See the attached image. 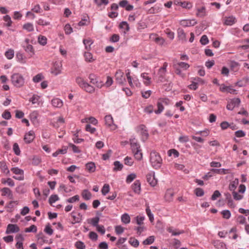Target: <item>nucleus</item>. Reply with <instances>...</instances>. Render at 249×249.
<instances>
[{
	"label": "nucleus",
	"instance_id": "obj_1",
	"mask_svg": "<svg viewBox=\"0 0 249 249\" xmlns=\"http://www.w3.org/2000/svg\"><path fill=\"white\" fill-rule=\"evenodd\" d=\"M130 144L132 153L136 160H141L142 159V154L140 144L135 137L129 139Z\"/></svg>",
	"mask_w": 249,
	"mask_h": 249
},
{
	"label": "nucleus",
	"instance_id": "obj_2",
	"mask_svg": "<svg viewBox=\"0 0 249 249\" xmlns=\"http://www.w3.org/2000/svg\"><path fill=\"white\" fill-rule=\"evenodd\" d=\"M149 161L155 169H159L162 164V159L160 154L155 150H152L150 153Z\"/></svg>",
	"mask_w": 249,
	"mask_h": 249
},
{
	"label": "nucleus",
	"instance_id": "obj_3",
	"mask_svg": "<svg viewBox=\"0 0 249 249\" xmlns=\"http://www.w3.org/2000/svg\"><path fill=\"white\" fill-rule=\"evenodd\" d=\"M11 80L12 84L17 88L22 87L25 83V78L23 75L18 72L12 74Z\"/></svg>",
	"mask_w": 249,
	"mask_h": 249
},
{
	"label": "nucleus",
	"instance_id": "obj_4",
	"mask_svg": "<svg viewBox=\"0 0 249 249\" xmlns=\"http://www.w3.org/2000/svg\"><path fill=\"white\" fill-rule=\"evenodd\" d=\"M75 81L79 86L86 92L89 93H93L94 92V87L89 85L83 78L77 77L76 78Z\"/></svg>",
	"mask_w": 249,
	"mask_h": 249
},
{
	"label": "nucleus",
	"instance_id": "obj_5",
	"mask_svg": "<svg viewBox=\"0 0 249 249\" xmlns=\"http://www.w3.org/2000/svg\"><path fill=\"white\" fill-rule=\"evenodd\" d=\"M11 171L15 175H17V176H13V178L18 180L21 181L23 180L24 179V171L19 168L18 167H13L11 169Z\"/></svg>",
	"mask_w": 249,
	"mask_h": 249
},
{
	"label": "nucleus",
	"instance_id": "obj_6",
	"mask_svg": "<svg viewBox=\"0 0 249 249\" xmlns=\"http://www.w3.org/2000/svg\"><path fill=\"white\" fill-rule=\"evenodd\" d=\"M62 70V64L60 61H55L53 63L51 72L54 75L60 74Z\"/></svg>",
	"mask_w": 249,
	"mask_h": 249
},
{
	"label": "nucleus",
	"instance_id": "obj_7",
	"mask_svg": "<svg viewBox=\"0 0 249 249\" xmlns=\"http://www.w3.org/2000/svg\"><path fill=\"white\" fill-rule=\"evenodd\" d=\"M89 78L90 83L95 85L97 88L100 89L104 86V83L101 80L98 79L97 77L94 74H90Z\"/></svg>",
	"mask_w": 249,
	"mask_h": 249
},
{
	"label": "nucleus",
	"instance_id": "obj_8",
	"mask_svg": "<svg viewBox=\"0 0 249 249\" xmlns=\"http://www.w3.org/2000/svg\"><path fill=\"white\" fill-rule=\"evenodd\" d=\"M241 103L240 99L238 98H234L228 102L227 108L229 110H232L234 107H238Z\"/></svg>",
	"mask_w": 249,
	"mask_h": 249
},
{
	"label": "nucleus",
	"instance_id": "obj_9",
	"mask_svg": "<svg viewBox=\"0 0 249 249\" xmlns=\"http://www.w3.org/2000/svg\"><path fill=\"white\" fill-rule=\"evenodd\" d=\"M115 80L120 85H123L125 82V78L124 72L121 70H118L115 73Z\"/></svg>",
	"mask_w": 249,
	"mask_h": 249
},
{
	"label": "nucleus",
	"instance_id": "obj_10",
	"mask_svg": "<svg viewBox=\"0 0 249 249\" xmlns=\"http://www.w3.org/2000/svg\"><path fill=\"white\" fill-rule=\"evenodd\" d=\"M197 23L195 19H182L179 21L180 24L183 27H190L194 26Z\"/></svg>",
	"mask_w": 249,
	"mask_h": 249
},
{
	"label": "nucleus",
	"instance_id": "obj_11",
	"mask_svg": "<svg viewBox=\"0 0 249 249\" xmlns=\"http://www.w3.org/2000/svg\"><path fill=\"white\" fill-rule=\"evenodd\" d=\"M35 138V134L33 130H30L25 134L24 140L27 143H31Z\"/></svg>",
	"mask_w": 249,
	"mask_h": 249
},
{
	"label": "nucleus",
	"instance_id": "obj_12",
	"mask_svg": "<svg viewBox=\"0 0 249 249\" xmlns=\"http://www.w3.org/2000/svg\"><path fill=\"white\" fill-rule=\"evenodd\" d=\"M19 231V228L16 224H9L7 227L6 233L7 234L17 233Z\"/></svg>",
	"mask_w": 249,
	"mask_h": 249
},
{
	"label": "nucleus",
	"instance_id": "obj_13",
	"mask_svg": "<svg viewBox=\"0 0 249 249\" xmlns=\"http://www.w3.org/2000/svg\"><path fill=\"white\" fill-rule=\"evenodd\" d=\"M150 38L154 40L159 45H163L165 43V40L161 37L158 36L156 34H152L150 35Z\"/></svg>",
	"mask_w": 249,
	"mask_h": 249
},
{
	"label": "nucleus",
	"instance_id": "obj_14",
	"mask_svg": "<svg viewBox=\"0 0 249 249\" xmlns=\"http://www.w3.org/2000/svg\"><path fill=\"white\" fill-rule=\"evenodd\" d=\"M105 124L109 127H112V129H115L117 126L113 123V119L111 115H106L105 117Z\"/></svg>",
	"mask_w": 249,
	"mask_h": 249
},
{
	"label": "nucleus",
	"instance_id": "obj_15",
	"mask_svg": "<svg viewBox=\"0 0 249 249\" xmlns=\"http://www.w3.org/2000/svg\"><path fill=\"white\" fill-rule=\"evenodd\" d=\"M147 181L151 186H155L157 183V180L155 178L154 173H149L146 175Z\"/></svg>",
	"mask_w": 249,
	"mask_h": 249
},
{
	"label": "nucleus",
	"instance_id": "obj_16",
	"mask_svg": "<svg viewBox=\"0 0 249 249\" xmlns=\"http://www.w3.org/2000/svg\"><path fill=\"white\" fill-rule=\"evenodd\" d=\"M168 63L167 62H164L162 67L159 69L158 74L160 78L163 79L165 77L167 71L166 69Z\"/></svg>",
	"mask_w": 249,
	"mask_h": 249
},
{
	"label": "nucleus",
	"instance_id": "obj_17",
	"mask_svg": "<svg viewBox=\"0 0 249 249\" xmlns=\"http://www.w3.org/2000/svg\"><path fill=\"white\" fill-rule=\"evenodd\" d=\"M132 189L134 193L140 194L141 190V184L139 180H136L132 185Z\"/></svg>",
	"mask_w": 249,
	"mask_h": 249
},
{
	"label": "nucleus",
	"instance_id": "obj_18",
	"mask_svg": "<svg viewBox=\"0 0 249 249\" xmlns=\"http://www.w3.org/2000/svg\"><path fill=\"white\" fill-rule=\"evenodd\" d=\"M141 77L142 79V82L146 86L150 85L151 83V78L148 76V73L146 72H143L141 74Z\"/></svg>",
	"mask_w": 249,
	"mask_h": 249
},
{
	"label": "nucleus",
	"instance_id": "obj_19",
	"mask_svg": "<svg viewBox=\"0 0 249 249\" xmlns=\"http://www.w3.org/2000/svg\"><path fill=\"white\" fill-rule=\"evenodd\" d=\"M51 103L52 106L55 108H61L63 105L62 100L58 98L53 99L51 101Z\"/></svg>",
	"mask_w": 249,
	"mask_h": 249
},
{
	"label": "nucleus",
	"instance_id": "obj_20",
	"mask_svg": "<svg viewBox=\"0 0 249 249\" xmlns=\"http://www.w3.org/2000/svg\"><path fill=\"white\" fill-rule=\"evenodd\" d=\"M1 195L7 197L9 199L13 198V195L12 191L8 188L4 187L1 189Z\"/></svg>",
	"mask_w": 249,
	"mask_h": 249
},
{
	"label": "nucleus",
	"instance_id": "obj_21",
	"mask_svg": "<svg viewBox=\"0 0 249 249\" xmlns=\"http://www.w3.org/2000/svg\"><path fill=\"white\" fill-rule=\"evenodd\" d=\"M138 131L140 133L143 137H144L145 139L148 138L149 136L148 133L144 125L141 124L139 125L138 127Z\"/></svg>",
	"mask_w": 249,
	"mask_h": 249
},
{
	"label": "nucleus",
	"instance_id": "obj_22",
	"mask_svg": "<svg viewBox=\"0 0 249 249\" xmlns=\"http://www.w3.org/2000/svg\"><path fill=\"white\" fill-rule=\"evenodd\" d=\"M178 37L179 40H181L182 42H186V35L185 33L184 30L182 29L178 28Z\"/></svg>",
	"mask_w": 249,
	"mask_h": 249
},
{
	"label": "nucleus",
	"instance_id": "obj_23",
	"mask_svg": "<svg viewBox=\"0 0 249 249\" xmlns=\"http://www.w3.org/2000/svg\"><path fill=\"white\" fill-rule=\"evenodd\" d=\"M119 28L122 30L124 34H126L129 30V26L126 21H122L119 26Z\"/></svg>",
	"mask_w": 249,
	"mask_h": 249
},
{
	"label": "nucleus",
	"instance_id": "obj_24",
	"mask_svg": "<svg viewBox=\"0 0 249 249\" xmlns=\"http://www.w3.org/2000/svg\"><path fill=\"white\" fill-rule=\"evenodd\" d=\"M72 186H70L69 187H67L65 185L61 183L60 184L58 188V191L60 193L65 192L66 193H68L71 192L72 191Z\"/></svg>",
	"mask_w": 249,
	"mask_h": 249
},
{
	"label": "nucleus",
	"instance_id": "obj_25",
	"mask_svg": "<svg viewBox=\"0 0 249 249\" xmlns=\"http://www.w3.org/2000/svg\"><path fill=\"white\" fill-rule=\"evenodd\" d=\"M0 168L1 170V172L6 174V175H9L10 171L8 169L7 165L4 161H0Z\"/></svg>",
	"mask_w": 249,
	"mask_h": 249
},
{
	"label": "nucleus",
	"instance_id": "obj_26",
	"mask_svg": "<svg viewBox=\"0 0 249 249\" xmlns=\"http://www.w3.org/2000/svg\"><path fill=\"white\" fill-rule=\"evenodd\" d=\"M100 221V217L98 216H96L93 218H91L88 220L89 224H91L93 227H96L98 225V223Z\"/></svg>",
	"mask_w": 249,
	"mask_h": 249
},
{
	"label": "nucleus",
	"instance_id": "obj_27",
	"mask_svg": "<svg viewBox=\"0 0 249 249\" xmlns=\"http://www.w3.org/2000/svg\"><path fill=\"white\" fill-rule=\"evenodd\" d=\"M235 18L233 16H230L225 18L224 20V24L228 26H231L235 23Z\"/></svg>",
	"mask_w": 249,
	"mask_h": 249
},
{
	"label": "nucleus",
	"instance_id": "obj_28",
	"mask_svg": "<svg viewBox=\"0 0 249 249\" xmlns=\"http://www.w3.org/2000/svg\"><path fill=\"white\" fill-rule=\"evenodd\" d=\"M81 195L83 199L86 200H89L90 199L92 196L91 193L87 189L84 190L82 191Z\"/></svg>",
	"mask_w": 249,
	"mask_h": 249
},
{
	"label": "nucleus",
	"instance_id": "obj_29",
	"mask_svg": "<svg viewBox=\"0 0 249 249\" xmlns=\"http://www.w3.org/2000/svg\"><path fill=\"white\" fill-rule=\"evenodd\" d=\"M113 165L114 167L113 169V170L115 172L121 171L124 167L123 164L118 160L114 161Z\"/></svg>",
	"mask_w": 249,
	"mask_h": 249
},
{
	"label": "nucleus",
	"instance_id": "obj_30",
	"mask_svg": "<svg viewBox=\"0 0 249 249\" xmlns=\"http://www.w3.org/2000/svg\"><path fill=\"white\" fill-rule=\"evenodd\" d=\"M86 169L90 173H93L95 171L96 166L95 163L93 162H89L86 164Z\"/></svg>",
	"mask_w": 249,
	"mask_h": 249
},
{
	"label": "nucleus",
	"instance_id": "obj_31",
	"mask_svg": "<svg viewBox=\"0 0 249 249\" xmlns=\"http://www.w3.org/2000/svg\"><path fill=\"white\" fill-rule=\"evenodd\" d=\"M71 216L72 217L73 220L74 221V222L73 223V224L80 223L81 222V221L82 220V215L81 213H78L77 214L78 216H76L74 214V213L73 212L71 213Z\"/></svg>",
	"mask_w": 249,
	"mask_h": 249
},
{
	"label": "nucleus",
	"instance_id": "obj_32",
	"mask_svg": "<svg viewBox=\"0 0 249 249\" xmlns=\"http://www.w3.org/2000/svg\"><path fill=\"white\" fill-rule=\"evenodd\" d=\"M122 222L125 224H127L130 222V217L129 215L127 213H124L121 216Z\"/></svg>",
	"mask_w": 249,
	"mask_h": 249
},
{
	"label": "nucleus",
	"instance_id": "obj_33",
	"mask_svg": "<svg viewBox=\"0 0 249 249\" xmlns=\"http://www.w3.org/2000/svg\"><path fill=\"white\" fill-rule=\"evenodd\" d=\"M196 16L199 17H203L206 15V8L203 6L200 8H197Z\"/></svg>",
	"mask_w": 249,
	"mask_h": 249
},
{
	"label": "nucleus",
	"instance_id": "obj_34",
	"mask_svg": "<svg viewBox=\"0 0 249 249\" xmlns=\"http://www.w3.org/2000/svg\"><path fill=\"white\" fill-rule=\"evenodd\" d=\"M157 106L158 107V109L155 110L154 112L157 114H160L164 110L163 105L161 103L160 101L158 100L157 103Z\"/></svg>",
	"mask_w": 249,
	"mask_h": 249
},
{
	"label": "nucleus",
	"instance_id": "obj_35",
	"mask_svg": "<svg viewBox=\"0 0 249 249\" xmlns=\"http://www.w3.org/2000/svg\"><path fill=\"white\" fill-rule=\"evenodd\" d=\"M129 86L132 88H134L135 87L140 88L141 86V84L138 78L136 76H135L132 77V84L129 85Z\"/></svg>",
	"mask_w": 249,
	"mask_h": 249
},
{
	"label": "nucleus",
	"instance_id": "obj_36",
	"mask_svg": "<svg viewBox=\"0 0 249 249\" xmlns=\"http://www.w3.org/2000/svg\"><path fill=\"white\" fill-rule=\"evenodd\" d=\"M24 50L30 56H32L34 54V51L32 45L27 44V45L24 47Z\"/></svg>",
	"mask_w": 249,
	"mask_h": 249
},
{
	"label": "nucleus",
	"instance_id": "obj_37",
	"mask_svg": "<svg viewBox=\"0 0 249 249\" xmlns=\"http://www.w3.org/2000/svg\"><path fill=\"white\" fill-rule=\"evenodd\" d=\"M83 42L85 46L86 49L88 50L90 49V46L93 43V41L90 38L84 39Z\"/></svg>",
	"mask_w": 249,
	"mask_h": 249
},
{
	"label": "nucleus",
	"instance_id": "obj_38",
	"mask_svg": "<svg viewBox=\"0 0 249 249\" xmlns=\"http://www.w3.org/2000/svg\"><path fill=\"white\" fill-rule=\"evenodd\" d=\"M85 59L87 62H92L94 60L92 54L90 52H85L84 53Z\"/></svg>",
	"mask_w": 249,
	"mask_h": 249
},
{
	"label": "nucleus",
	"instance_id": "obj_39",
	"mask_svg": "<svg viewBox=\"0 0 249 249\" xmlns=\"http://www.w3.org/2000/svg\"><path fill=\"white\" fill-rule=\"evenodd\" d=\"M40 97L37 95L34 94L29 99V101L31 102L32 104H39Z\"/></svg>",
	"mask_w": 249,
	"mask_h": 249
},
{
	"label": "nucleus",
	"instance_id": "obj_40",
	"mask_svg": "<svg viewBox=\"0 0 249 249\" xmlns=\"http://www.w3.org/2000/svg\"><path fill=\"white\" fill-rule=\"evenodd\" d=\"M136 174L135 173H131L127 176L126 178V182L127 183H130L132 182L136 178Z\"/></svg>",
	"mask_w": 249,
	"mask_h": 249
},
{
	"label": "nucleus",
	"instance_id": "obj_41",
	"mask_svg": "<svg viewBox=\"0 0 249 249\" xmlns=\"http://www.w3.org/2000/svg\"><path fill=\"white\" fill-rule=\"evenodd\" d=\"M1 182L3 184H7L8 185L11 187H13L15 185L14 181L11 178H8L7 179L2 178Z\"/></svg>",
	"mask_w": 249,
	"mask_h": 249
},
{
	"label": "nucleus",
	"instance_id": "obj_42",
	"mask_svg": "<svg viewBox=\"0 0 249 249\" xmlns=\"http://www.w3.org/2000/svg\"><path fill=\"white\" fill-rule=\"evenodd\" d=\"M5 56L8 59H11L14 56V51L13 49H10L5 53Z\"/></svg>",
	"mask_w": 249,
	"mask_h": 249
},
{
	"label": "nucleus",
	"instance_id": "obj_43",
	"mask_svg": "<svg viewBox=\"0 0 249 249\" xmlns=\"http://www.w3.org/2000/svg\"><path fill=\"white\" fill-rule=\"evenodd\" d=\"M168 231L172 234L173 236L178 235L183 233V231H178L177 230L173 229L172 228H169L167 230Z\"/></svg>",
	"mask_w": 249,
	"mask_h": 249
},
{
	"label": "nucleus",
	"instance_id": "obj_44",
	"mask_svg": "<svg viewBox=\"0 0 249 249\" xmlns=\"http://www.w3.org/2000/svg\"><path fill=\"white\" fill-rule=\"evenodd\" d=\"M180 6L183 8L190 9L192 8L193 4L190 2L184 1L182 2L181 1V3H180Z\"/></svg>",
	"mask_w": 249,
	"mask_h": 249
},
{
	"label": "nucleus",
	"instance_id": "obj_45",
	"mask_svg": "<svg viewBox=\"0 0 249 249\" xmlns=\"http://www.w3.org/2000/svg\"><path fill=\"white\" fill-rule=\"evenodd\" d=\"M110 191V187L108 184H105L102 188L101 192L103 196H106Z\"/></svg>",
	"mask_w": 249,
	"mask_h": 249
},
{
	"label": "nucleus",
	"instance_id": "obj_46",
	"mask_svg": "<svg viewBox=\"0 0 249 249\" xmlns=\"http://www.w3.org/2000/svg\"><path fill=\"white\" fill-rule=\"evenodd\" d=\"M135 221L136 223L141 226L143 224V221L145 219V217L143 215H138L135 218Z\"/></svg>",
	"mask_w": 249,
	"mask_h": 249
},
{
	"label": "nucleus",
	"instance_id": "obj_47",
	"mask_svg": "<svg viewBox=\"0 0 249 249\" xmlns=\"http://www.w3.org/2000/svg\"><path fill=\"white\" fill-rule=\"evenodd\" d=\"M38 43L43 46L45 45L47 42V39L45 36H39L38 37Z\"/></svg>",
	"mask_w": 249,
	"mask_h": 249
},
{
	"label": "nucleus",
	"instance_id": "obj_48",
	"mask_svg": "<svg viewBox=\"0 0 249 249\" xmlns=\"http://www.w3.org/2000/svg\"><path fill=\"white\" fill-rule=\"evenodd\" d=\"M23 29L28 32H32L34 30L33 24L31 23H25L23 27Z\"/></svg>",
	"mask_w": 249,
	"mask_h": 249
},
{
	"label": "nucleus",
	"instance_id": "obj_49",
	"mask_svg": "<svg viewBox=\"0 0 249 249\" xmlns=\"http://www.w3.org/2000/svg\"><path fill=\"white\" fill-rule=\"evenodd\" d=\"M36 23L41 26H48L50 25V22L48 21L44 20L42 18L38 19L36 21Z\"/></svg>",
	"mask_w": 249,
	"mask_h": 249
},
{
	"label": "nucleus",
	"instance_id": "obj_50",
	"mask_svg": "<svg viewBox=\"0 0 249 249\" xmlns=\"http://www.w3.org/2000/svg\"><path fill=\"white\" fill-rule=\"evenodd\" d=\"M44 79V76L42 73H38L33 78V81L35 83H38Z\"/></svg>",
	"mask_w": 249,
	"mask_h": 249
},
{
	"label": "nucleus",
	"instance_id": "obj_51",
	"mask_svg": "<svg viewBox=\"0 0 249 249\" xmlns=\"http://www.w3.org/2000/svg\"><path fill=\"white\" fill-rule=\"evenodd\" d=\"M155 241V237L154 236H150L147 237L145 240L143 241L144 245H150L152 244Z\"/></svg>",
	"mask_w": 249,
	"mask_h": 249
},
{
	"label": "nucleus",
	"instance_id": "obj_52",
	"mask_svg": "<svg viewBox=\"0 0 249 249\" xmlns=\"http://www.w3.org/2000/svg\"><path fill=\"white\" fill-rule=\"evenodd\" d=\"M67 152V149L65 148L62 149H58L53 154V157H56L59 154H65Z\"/></svg>",
	"mask_w": 249,
	"mask_h": 249
},
{
	"label": "nucleus",
	"instance_id": "obj_53",
	"mask_svg": "<svg viewBox=\"0 0 249 249\" xmlns=\"http://www.w3.org/2000/svg\"><path fill=\"white\" fill-rule=\"evenodd\" d=\"M124 164L129 166H131L134 163L133 159L128 156L126 157L124 159Z\"/></svg>",
	"mask_w": 249,
	"mask_h": 249
},
{
	"label": "nucleus",
	"instance_id": "obj_54",
	"mask_svg": "<svg viewBox=\"0 0 249 249\" xmlns=\"http://www.w3.org/2000/svg\"><path fill=\"white\" fill-rule=\"evenodd\" d=\"M168 155L169 157L174 156L175 158H177L179 156V152L175 149H170L168 151Z\"/></svg>",
	"mask_w": 249,
	"mask_h": 249
},
{
	"label": "nucleus",
	"instance_id": "obj_55",
	"mask_svg": "<svg viewBox=\"0 0 249 249\" xmlns=\"http://www.w3.org/2000/svg\"><path fill=\"white\" fill-rule=\"evenodd\" d=\"M74 246L77 249H85L86 248L85 244L81 241L76 242L74 244Z\"/></svg>",
	"mask_w": 249,
	"mask_h": 249
},
{
	"label": "nucleus",
	"instance_id": "obj_56",
	"mask_svg": "<svg viewBox=\"0 0 249 249\" xmlns=\"http://www.w3.org/2000/svg\"><path fill=\"white\" fill-rule=\"evenodd\" d=\"M129 243L133 247L136 248L139 245V242L137 239L133 238H130L129 240Z\"/></svg>",
	"mask_w": 249,
	"mask_h": 249
},
{
	"label": "nucleus",
	"instance_id": "obj_57",
	"mask_svg": "<svg viewBox=\"0 0 249 249\" xmlns=\"http://www.w3.org/2000/svg\"><path fill=\"white\" fill-rule=\"evenodd\" d=\"M3 20L6 22V26L7 27H10L12 25V21L11 20V18L9 15H6L3 17Z\"/></svg>",
	"mask_w": 249,
	"mask_h": 249
},
{
	"label": "nucleus",
	"instance_id": "obj_58",
	"mask_svg": "<svg viewBox=\"0 0 249 249\" xmlns=\"http://www.w3.org/2000/svg\"><path fill=\"white\" fill-rule=\"evenodd\" d=\"M13 149L16 155L18 156L20 154V150L19 149L18 144L17 143H15L13 144Z\"/></svg>",
	"mask_w": 249,
	"mask_h": 249
},
{
	"label": "nucleus",
	"instance_id": "obj_59",
	"mask_svg": "<svg viewBox=\"0 0 249 249\" xmlns=\"http://www.w3.org/2000/svg\"><path fill=\"white\" fill-rule=\"evenodd\" d=\"M59 199V198L57 195H52L49 198V202L50 204H53L58 200Z\"/></svg>",
	"mask_w": 249,
	"mask_h": 249
},
{
	"label": "nucleus",
	"instance_id": "obj_60",
	"mask_svg": "<svg viewBox=\"0 0 249 249\" xmlns=\"http://www.w3.org/2000/svg\"><path fill=\"white\" fill-rule=\"evenodd\" d=\"M177 65L184 70H187L190 67L189 64L184 62H178Z\"/></svg>",
	"mask_w": 249,
	"mask_h": 249
},
{
	"label": "nucleus",
	"instance_id": "obj_61",
	"mask_svg": "<svg viewBox=\"0 0 249 249\" xmlns=\"http://www.w3.org/2000/svg\"><path fill=\"white\" fill-rule=\"evenodd\" d=\"M65 33L67 35H70L73 32V29L69 24H67L64 27Z\"/></svg>",
	"mask_w": 249,
	"mask_h": 249
},
{
	"label": "nucleus",
	"instance_id": "obj_62",
	"mask_svg": "<svg viewBox=\"0 0 249 249\" xmlns=\"http://www.w3.org/2000/svg\"><path fill=\"white\" fill-rule=\"evenodd\" d=\"M32 11L36 13H40L42 11L40 6L38 4L35 5L32 7Z\"/></svg>",
	"mask_w": 249,
	"mask_h": 249
},
{
	"label": "nucleus",
	"instance_id": "obj_63",
	"mask_svg": "<svg viewBox=\"0 0 249 249\" xmlns=\"http://www.w3.org/2000/svg\"><path fill=\"white\" fill-rule=\"evenodd\" d=\"M223 217L226 219H229L231 216V213L229 210H225L221 212Z\"/></svg>",
	"mask_w": 249,
	"mask_h": 249
},
{
	"label": "nucleus",
	"instance_id": "obj_64",
	"mask_svg": "<svg viewBox=\"0 0 249 249\" xmlns=\"http://www.w3.org/2000/svg\"><path fill=\"white\" fill-rule=\"evenodd\" d=\"M238 183V179H235L230 184L229 189L231 191H234Z\"/></svg>",
	"mask_w": 249,
	"mask_h": 249
}]
</instances>
